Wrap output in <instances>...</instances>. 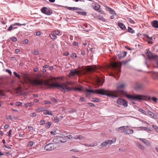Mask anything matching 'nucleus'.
I'll use <instances>...</instances> for the list:
<instances>
[{
  "mask_svg": "<svg viewBox=\"0 0 158 158\" xmlns=\"http://www.w3.org/2000/svg\"><path fill=\"white\" fill-rule=\"evenodd\" d=\"M51 99L52 101L53 102H55L56 103H57L58 102L57 100L56 99V98H51Z\"/></svg>",
  "mask_w": 158,
  "mask_h": 158,
  "instance_id": "nucleus-42",
  "label": "nucleus"
},
{
  "mask_svg": "<svg viewBox=\"0 0 158 158\" xmlns=\"http://www.w3.org/2000/svg\"><path fill=\"white\" fill-rule=\"evenodd\" d=\"M143 87V85L142 84H138L136 85L135 88L136 89H142Z\"/></svg>",
  "mask_w": 158,
  "mask_h": 158,
  "instance_id": "nucleus-21",
  "label": "nucleus"
},
{
  "mask_svg": "<svg viewBox=\"0 0 158 158\" xmlns=\"http://www.w3.org/2000/svg\"><path fill=\"white\" fill-rule=\"evenodd\" d=\"M54 148L53 145L52 143H49L46 145L44 147V149L48 151L52 150Z\"/></svg>",
  "mask_w": 158,
  "mask_h": 158,
  "instance_id": "nucleus-11",
  "label": "nucleus"
},
{
  "mask_svg": "<svg viewBox=\"0 0 158 158\" xmlns=\"http://www.w3.org/2000/svg\"><path fill=\"white\" fill-rule=\"evenodd\" d=\"M6 118L8 121L12 120V118L10 115H8L7 116Z\"/></svg>",
  "mask_w": 158,
  "mask_h": 158,
  "instance_id": "nucleus-44",
  "label": "nucleus"
},
{
  "mask_svg": "<svg viewBox=\"0 0 158 158\" xmlns=\"http://www.w3.org/2000/svg\"><path fill=\"white\" fill-rule=\"evenodd\" d=\"M16 105L17 106H21V105L22 104V103L20 102H16Z\"/></svg>",
  "mask_w": 158,
  "mask_h": 158,
  "instance_id": "nucleus-45",
  "label": "nucleus"
},
{
  "mask_svg": "<svg viewBox=\"0 0 158 158\" xmlns=\"http://www.w3.org/2000/svg\"><path fill=\"white\" fill-rule=\"evenodd\" d=\"M77 13L80 15H82L84 16H86L87 15V13L86 12L79 11Z\"/></svg>",
  "mask_w": 158,
  "mask_h": 158,
  "instance_id": "nucleus-27",
  "label": "nucleus"
},
{
  "mask_svg": "<svg viewBox=\"0 0 158 158\" xmlns=\"http://www.w3.org/2000/svg\"><path fill=\"white\" fill-rule=\"evenodd\" d=\"M31 52L32 54L35 55H37L39 53V52L36 50H34L33 51H32Z\"/></svg>",
  "mask_w": 158,
  "mask_h": 158,
  "instance_id": "nucleus-36",
  "label": "nucleus"
},
{
  "mask_svg": "<svg viewBox=\"0 0 158 158\" xmlns=\"http://www.w3.org/2000/svg\"><path fill=\"white\" fill-rule=\"evenodd\" d=\"M41 35V33L40 31H37L36 33V35L37 36H40Z\"/></svg>",
  "mask_w": 158,
  "mask_h": 158,
  "instance_id": "nucleus-60",
  "label": "nucleus"
},
{
  "mask_svg": "<svg viewBox=\"0 0 158 158\" xmlns=\"http://www.w3.org/2000/svg\"><path fill=\"white\" fill-rule=\"evenodd\" d=\"M25 23L20 24L19 23H15L10 25V27L7 29V31H11L12 30V29H13V27H14L15 26H21L22 25L25 26Z\"/></svg>",
  "mask_w": 158,
  "mask_h": 158,
  "instance_id": "nucleus-8",
  "label": "nucleus"
},
{
  "mask_svg": "<svg viewBox=\"0 0 158 158\" xmlns=\"http://www.w3.org/2000/svg\"><path fill=\"white\" fill-rule=\"evenodd\" d=\"M146 55L149 59L151 58H156L157 56L156 55H154L148 49L146 50Z\"/></svg>",
  "mask_w": 158,
  "mask_h": 158,
  "instance_id": "nucleus-9",
  "label": "nucleus"
},
{
  "mask_svg": "<svg viewBox=\"0 0 158 158\" xmlns=\"http://www.w3.org/2000/svg\"><path fill=\"white\" fill-rule=\"evenodd\" d=\"M11 132H12V130H10L8 132V135L9 137H10Z\"/></svg>",
  "mask_w": 158,
  "mask_h": 158,
  "instance_id": "nucleus-58",
  "label": "nucleus"
},
{
  "mask_svg": "<svg viewBox=\"0 0 158 158\" xmlns=\"http://www.w3.org/2000/svg\"><path fill=\"white\" fill-rule=\"evenodd\" d=\"M89 93H96L98 94L106 95L112 98L118 97L119 96V94L118 93H116L112 91L109 92L108 91L106 90L103 89H96L95 91L91 89Z\"/></svg>",
  "mask_w": 158,
  "mask_h": 158,
  "instance_id": "nucleus-2",
  "label": "nucleus"
},
{
  "mask_svg": "<svg viewBox=\"0 0 158 158\" xmlns=\"http://www.w3.org/2000/svg\"><path fill=\"white\" fill-rule=\"evenodd\" d=\"M140 128L143 129H144V130H147V129H148V128L145 127H139Z\"/></svg>",
  "mask_w": 158,
  "mask_h": 158,
  "instance_id": "nucleus-57",
  "label": "nucleus"
},
{
  "mask_svg": "<svg viewBox=\"0 0 158 158\" xmlns=\"http://www.w3.org/2000/svg\"><path fill=\"white\" fill-rule=\"evenodd\" d=\"M121 66H122L121 64H119V65H118V64L117 63H116L114 64V66L115 67H117V66H119V67L120 68V67H121Z\"/></svg>",
  "mask_w": 158,
  "mask_h": 158,
  "instance_id": "nucleus-61",
  "label": "nucleus"
},
{
  "mask_svg": "<svg viewBox=\"0 0 158 158\" xmlns=\"http://www.w3.org/2000/svg\"><path fill=\"white\" fill-rule=\"evenodd\" d=\"M128 21L129 22L131 23H132V24L135 23V22H134V21L133 20H132L131 19V18H129L128 19Z\"/></svg>",
  "mask_w": 158,
  "mask_h": 158,
  "instance_id": "nucleus-41",
  "label": "nucleus"
},
{
  "mask_svg": "<svg viewBox=\"0 0 158 158\" xmlns=\"http://www.w3.org/2000/svg\"><path fill=\"white\" fill-rule=\"evenodd\" d=\"M53 142L56 143H59V141L58 138H55L53 139Z\"/></svg>",
  "mask_w": 158,
  "mask_h": 158,
  "instance_id": "nucleus-30",
  "label": "nucleus"
},
{
  "mask_svg": "<svg viewBox=\"0 0 158 158\" xmlns=\"http://www.w3.org/2000/svg\"><path fill=\"white\" fill-rule=\"evenodd\" d=\"M126 86V85L124 83H123L122 84H118L116 85L117 90L118 92H122L123 93H124V92L122 89Z\"/></svg>",
  "mask_w": 158,
  "mask_h": 158,
  "instance_id": "nucleus-5",
  "label": "nucleus"
},
{
  "mask_svg": "<svg viewBox=\"0 0 158 158\" xmlns=\"http://www.w3.org/2000/svg\"><path fill=\"white\" fill-rule=\"evenodd\" d=\"M126 126H123L117 128L116 130L117 131H119V130H120L121 131V132H123V129H126Z\"/></svg>",
  "mask_w": 158,
  "mask_h": 158,
  "instance_id": "nucleus-25",
  "label": "nucleus"
},
{
  "mask_svg": "<svg viewBox=\"0 0 158 158\" xmlns=\"http://www.w3.org/2000/svg\"><path fill=\"white\" fill-rule=\"evenodd\" d=\"M106 8L108 9V11L111 14L113 15H115L116 14L114 10L112 9L111 8H110L109 7L106 6Z\"/></svg>",
  "mask_w": 158,
  "mask_h": 158,
  "instance_id": "nucleus-17",
  "label": "nucleus"
},
{
  "mask_svg": "<svg viewBox=\"0 0 158 158\" xmlns=\"http://www.w3.org/2000/svg\"><path fill=\"white\" fill-rule=\"evenodd\" d=\"M73 138L75 139H78L80 140H82L83 139V136H82L81 135H78L77 137H74Z\"/></svg>",
  "mask_w": 158,
  "mask_h": 158,
  "instance_id": "nucleus-31",
  "label": "nucleus"
},
{
  "mask_svg": "<svg viewBox=\"0 0 158 158\" xmlns=\"http://www.w3.org/2000/svg\"><path fill=\"white\" fill-rule=\"evenodd\" d=\"M88 104L91 107H94L95 106L93 103L90 102H88Z\"/></svg>",
  "mask_w": 158,
  "mask_h": 158,
  "instance_id": "nucleus-51",
  "label": "nucleus"
},
{
  "mask_svg": "<svg viewBox=\"0 0 158 158\" xmlns=\"http://www.w3.org/2000/svg\"><path fill=\"white\" fill-rule=\"evenodd\" d=\"M98 69H101V67L99 68L96 66H95L94 67L90 68V70L91 71H95Z\"/></svg>",
  "mask_w": 158,
  "mask_h": 158,
  "instance_id": "nucleus-22",
  "label": "nucleus"
},
{
  "mask_svg": "<svg viewBox=\"0 0 158 158\" xmlns=\"http://www.w3.org/2000/svg\"><path fill=\"white\" fill-rule=\"evenodd\" d=\"M13 73L16 77H18L19 79H20V75L19 74L17 73L16 72H14Z\"/></svg>",
  "mask_w": 158,
  "mask_h": 158,
  "instance_id": "nucleus-39",
  "label": "nucleus"
},
{
  "mask_svg": "<svg viewBox=\"0 0 158 158\" xmlns=\"http://www.w3.org/2000/svg\"><path fill=\"white\" fill-rule=\"evenodd\" d=\"M28 42V40L27 39H25L23 41V44H27Z\"/></svg>",
  "mask_w": 158,
  "mask_h": 158,
  "instance_id": "nucleus-52",
  "label": "nucleus"
},
{
  "mask_svg": "<svg viewBox=\"0 0 158 158\" xmlns=\"http://www.w3.org/2000/svg\"><path fill=\"white\" fill-rule=\"evenodd\" d=\"M60 89L64 93H65L66 91H69L72 90H75L78 91H81L82 90V89L81 87L76 88L72 87V88H71L65 84L61 85L60 84Z\"/></svg>",
  "mask_w": 158,
  "mask_h": 158,
  "instance_id": "nucleus-4",
  "label": "nucleus"
},
{
  "mask_svg": "<svg viewBox=\"0 0 158 158\" xmlns=\"http://www.w3.org/2000/svg\"><path fill=\"white\" fill-rule=\"evenodd\" d=\"M152 26L155 28H158V21L154 20L151 23Z\"/></svg>",
  "mask_w": 158,
  "mask_h": 158,
  "instance_id": "nucleus-13",
  "label": "nucleus"
},
{
  "mask_svg": "<svg viewBox=\"0 0 158 158\" xmlns=\"http://www.w3.org/2000/svg\"><path fill=\"white\" fill-rule=\"evenodd\" d=\"M139 140L143 142L147 146H148L150 145V143L149 141L143 138H139Z\"/></svg>",
  "mask_w": 158,
  "mask_h": 158,
  "instance_id": "nucleus-14",
  "label": "nucleus"
},
{
  "mask_svg": "<svg viewBox=\"0 0 158 158\" xmlns=\"http://www.w3.org/2000/svg\"><path fill=\"white\" fill-rule=\"evenodd\" d=\"M118 26L122 29L124 30L126 29V27L124 25L121 23H118Z\"/></svg>",
  "mask_w": 158,
  "mask_h": 158,
  "instance_id": "nucleus-18",
  "label": "nucleus"
},
{
  "mask_svg": "<svg viewBox=\"0 0 158 158\" xmlns=\"http://www.w3.org/2000/svg\"><path fill=\"white\" fill-rule=\"evenodd\" d=\"M44 103L45 104H51V102L50 101H44Z\"/></svg>",
  "mask_w": 158,
  "mask_h": 158,
  "instance_id": "nucleus-55",
  "label": "nucleus"
},
{
  "mask_svg": "<svg viewBox=\"0 0 158 158\" xmlns=\"http://www.w3.org/2000/svg\"><path fill=\"white\" fill-rule=\"evenodd\" d=\"M10 39L14 42H16L17 40V38L15 37H13L10 38Z\"/></svg>",
  "mask_w": 158,
  "mask_h": 158,
  "instance_id": "nucleus-34",
  "label": "nucleus"
},
{
  "mask_svg": "<svg viewBox=\"0 0 158 158\" xmlns=\"http://www.w3.org/2000/svg\"><path fill=\"white\" fill-rule=\"evenodd\" d=\"M33 103L32 102L28 103L25 104V106L26 107L31 106V105H33Z\"/></svg>",
  "mask_w": 158,
  "mask_h": 158,
  "instance_id": "nucleus-40",
  "label": "nucleus"
},
{
  "mask_svg": "<svg viewBox=\"0 0 158 158\" xmlns=\"http://www.w3.org/2000/svg\"><path fill=\"white\" fill-rule=\"evenodd\" d=\"M31 84L32 85H43L48 88H56L59 87V84L52 81L50 82L48 80L43 81L41 80L36 79L31 81Z\"/></svg>",
  "mask_w": 158,
  "mask_h": 158,
  "instance_id": "nucleus-1",
  "label": "nucleus"
},
{
  "mask_svg": "<svg viewBox=\"0 0 158 158\" xmlns=\"http://www.w3.org/2000/svg\"><path fill=\"white\" fill-rule=\"evenodd\" d=\"M47 10V8L46 7H43L41 9V11L43 13L48 15H50L51 14V11H50L48 12Z\"/></svg>",
  "mask_w": 158,
  "mask_h": 158,
  "instance_id": "nucleus-15",
  "label": "nucleus"
},
{
  "mask_svg": "<svg viewBox=\"0 0 158 158\" xmlns=\"http://www.w3.org/2000/svg\"><path fill=\"white\" fill-rule=\"evenodd\" d=\"M93 101L94 102H100V100L98 98H93Z\"/></svg>",
  "mask_w": 158,
  "mask_h": 158,
  "instance_id": "nucleus-37",
  "label": "nucleus"
},
{
  "mask_svg": "<svg viewBox=\"0 0 158 158\" xmlns=\"http://www.w3.org/2000/svg\"><path fill=\"white\" fill-rule=\"evenodd\" d=\"M126 96L132 100H143L145 101L149 100L151 99V98L150 96H143L140 95H135L134 96L127 94Z\"/></svg>",
  "mask_w": 158,
  "mask_h": 158,
  "instance_id": "nucleus-3",
  "label": "nucleus"
},
{
  "mask_svg": "<svg viewBox=\"0 0 158 158\" xmlns=\"http://www.w3.org/2000/svg\"><path fill=\"white\" fill-rule=\"evenodd\" d=\"M73 45L77 46L78 45V44L77 42H74L73 43Z\"/></svg>",
  "mask_w": 158,
  "mask_h": 158,
  "instance_id": "nucleus-64",
  "label": "nucleus"
},
{
  "mask_svg": "<svg viewBox=\"0 0 158 158\" xmlns=\"http://www.w3.org/2000/svg\"><path fill=\"white\" fill-rule=\"evenodd\" d=\"M139 112H142V113H143V114H144L145 115L146 114V111H145V110H143V109H141V108L139 109Z\"/></svg>",
  "mask_w": 158,
  "mask_h": 158,
  "instance_id": "nucleus-33",
  "label": "nucleus"
},
{
  "mask_svg": "<svg viewBox=\"0 0 158 158\" xmlns=\"http://www.w3.org/2000/svg\"><path fill=\"white\" fill-rule=\"evenodd\" d=\"M61 135H61L60 133V142H61L62 143H64L66 142L67 138L69 139H71L73 138V136L71 135H67L65 136H64V137H62L60 136ZM62 135H64L63 134Z\"/></svg>",
  "mask_w": 158,
  "mask_h": 158,
  "instance_id": "nucleus-6",
  "label": "nucleus"
},
{
  "mask_svg": "<svg viewBox=\"0 0 158 158\" xmlns=\"http://www.w3.org/2000/svg\"><path fill=\"white\" fill-rule=\"evenodd\" d=\"M148 113L151 116V117H154V114L152 113V111H151L150 110H148Z\"/></svg>",
  "mask_w": 158,
  "mask_h": 158,
  "instance_id": "nucleus-32",
  "label": "nucleus"
},
{
  "mask_svg": "<svg viewBox=\"0 0 158 158\" xmlns=\"http://www.w3.org/2000/svg\"><path fill=\"white\" fill-rule=\"evenodd\" d=\"M128 127V126H127L126 127V129H123V132L125 134L129 135L132 134L133 133V130L129 129H127Z\"/></svg>",
  "mask_w": 158,
  "mask_h": 158,
  "instance_id": "nucleus-10",
  "label": "nucleus"
},
{
  "mask_svg": "<svg viewBox=\"0 0 158 158\" xmlns=\"http://www.w3.org/2000/svg\"><path fill=\"white\" fill-rule=\"evenodd\" d=\"M97 18L99 20L104 22H106V19L103 18L102 16L101 15L98 16Z\"/></svg>",
  "mask_w": 158,
  "mask_h": 158,
  "instance_id": "nucleus-24",
  "label": "nucleus"
},
{
  "mask_svg": "<svg viewBox=\"0 0 158 158\" xmlns=\"http://www.w3.org/2000/svg\"><path fill=\"white\" fill-rule=\"evenodd\" d=\"M114 142L113 140H107L103 142L102 144V145L103 147L106 146L107 145L112 144Z\"/></svg>",
  "mask_w": 158,
  "mask_h": 158,
  "instance_id": "nucleus-12",
  "label": "nucleus"
},
{
  "mask_svg": "<svg viewBox=\"0 0 158 158\" xmlns=\"http://www.w3.org/2000/svg\"><path fill=\"white\" fill-rule=\"evenodd\" d=\"M50 38L52 39H56L57 38L56 36L54 34L52 33L50 35Z\"/></svg>",
  "mask_w": 158,
  "mask_h": 158,
  "instance_id": "nucleus-26",
  "label": "nucleus"
},
{
  "mask_svg": "<svg viewBox=\"0 0 158 158\" xmlns=\"http://www.w3.org/2000/svg\"><path fill=\"white\" fill-rule=\"evenodd\" d=\"M45 123V121L44 120H42L40 122V125H42Z\"/></svg>",
  "mask_w": 158,
  "mask_h": 158,
  "instance_id": "nucleus-49",
  "label": "nucleus"
},
{
  "mask_svg": "<svg viewBox=\"0 0 158 158\" xmlns=\"http://www.w3.org/2000/svg\"><path fill=\"white\" fill-rule=\"evenodd\" d=\"M51 125V123L50 122H48L46 124V127L47 128H48Z\"/></svg>",
  "mask_w": 158,
  "mask_h": 158,
  "instance_id": "nucleus-43",
  "label": "nucleus"
},
{
  "mask_svg": "<svg viewBox=\"0 0 158 158\" xmlns=\"http://www.w3.org/2000/svg\"><path fill=\"white\" fill-rule=\"evenodd\" d=\"M128 30L129 32L132 34L135 33L134 31L133 30V29L132 28H131L130 27H128Z\"/></svg>",
  "mask_w": 158,
  "mask_h": 158,
  "instance_id": "nucleus-28",
  "label": "nucleus"
},
{
  "mask_svg": "<svg viewBox=\"0 0 158 158\" xmlns=\"http://www.w3.org/2000/svg\"><path fill=\"white\" fill-rule=\"evenodd\" d=\"M117 103L120 105H123L125 107H127L128 106L127 102L126 100L119 98L117 101Z\"/></svg>",
  "mask_w": 158,
  "mask_h": 158,
  "instance_id": "nucleus-7",
  "label": "nucleus"
},
{
  "mask_svg": "<svg viewBox=\"0 0 158 158\" xmlns=\"http://www.w3.org/2000/svg\"><path fill=\"white\" fill-rule=\"evenodd\" d=\"M34 144V143L33 141H31L29 142L28 144V147H32Z\"/></svg>",
  "mask_w": 158,
  "mask_h": 158,
  "instance_id": "nucleus-29",
  "label": "nucleus"
},
{
  "mask_svg": "<svg viewBox=\"0 0 158 158\" xmlns=\"http://www.w3.org/2000/svg\"><path fill=\"white\" fill-rule=\"evenodd\" d=\"M152 100L154 101V102H157V99L156 97H152Z\"/></svg>",
  "mask_w": 158,
  "mask_h": 158,
  "instance_id": "nucleus-48",
  "label": "nucleus"
},
{
  "mask_svg": "<svg viewBox=\"0 0 158 158\" xmlns=\"http://www.w3.org/2000/svg\"><path fill=\"white\" fill-rule=\"evenodd\" d=\"M20 52V50L19 49H16L15 50V52L16 53H18Z\"/></svg>",
  "mask_w": 158,
  "mask_h": 158,
  "instance_id": "nucleus-63",
  "label": "nucleus"
},
{
  "mask_svg": "<svg viewBox=\"0 0 158 158\" xmlns=\"http://www.w3.org/2000/svg\"><path fill=\"white\" fill-rule=\"evenodd\" d=\"M56 131H51L50 133L51 134L55 135L56 134Z\"/></svg>",
  "mask_w": 158,
  "mask_h": 158,
  "instance_id": "nucleus-62",
  "label": "nucleus"
},
{
  "mask_svg": "<svg viewBox=\"0 0 158 158\" xmlns=\"http://www.w3.org/2000/svg\"><path fill=\"white\" fill-rule=\"evenodd\" d=\"M70 73L72 75H74L77 73V72L76 70H72L71 71Z\"/></svg>",
  "mask_w": 158,
  "mask_h": 158,
  "instance_id": "nucleus-46",
  "label": "nucleus"
},
{
  "mask_svg": "<svg viewBox=\"0 0 158 158\" xmlns=\"http://www.w3.org/2000/svg\"><path fill=\"white\" fill-rule=\"evenodd\" d=\"M70 56L73 58H76L77 57V55L75 53H72L71 54Z\"/></svg>",
  "mask_w": 158,
  "mask_h": 158,
  "instance_id": "nucleus-35",
  "label": "nucleus"
},
{
  "mask_svg": "<svg viewBox=\"0 0 158 158\" xmlns=\"http://www.w3.org/2000/svg\"><path fill=\"white\" fill-rule=\"evenodd\" d=\"M146 37L148 39V40H151L153 39V37H150L148 35H146Z\"/></svg>",
  "mask_w": 158,
  "mask_h": 158,
  "instance_id": "nucleus-47",
  "label": "nucleus"
},
{
  "mask_svg": "<svg viewBox=\"0 0 158 158\" xmlns=\"http://www.w3.org/2000/svg\"><path fill=\"white\" fill-rule=\"evenodd\" d=\"M53 33H54L55 35H58L59 34V31H55Z\"/></svg>",
  "mask_w": 158,
  "mask_h": 158,
  "instance_id": "nucleus-50",
  "label": "nucleus"
},
{
  "mask_svg": "<svg viewBox=\"0 0 158 158\" xmlns=\"http://www.w3.org/2000/svg\"><path fill=\"white\" fill-rule=\"evenodd\" d=\"M6 72L7 73H8L9 74H10V75H11V74H12V72H11V71H10V70L8 69H6Z\"/></svg>",
  "mask_w": 158,
  "mask_h": 158,
  "instance_id": "nucleus-54",
  "label": "nucleus"
},
{
  "mask_svg": "<svg viewBox=\"0 0 158 158\" xmlns=\"http://www.w3.org/2000/svg\"><path fill=\"white\" fill-rule=\"evenodd\" d=\"M70 152L73 151L74 152H78V150H77V149H73L70 150Z\"/></svg>",
  "mask_w": 158,
  "mask_h": 158,
  "instance_id": "nucleus-56",
  "label": "nucleus"
},
{
  "mask_svg": "<svg viewBox=\"0 0 158 158\" xmlns=\"http://www.w3.org/2000/svg\"><path fill=\"white\" fill-rule=\"evenodd\" d=\"M130 61V60H126L125 61H123L122 62V63L123 64H126L129 61Z\"/></svg>",
  "mask_w": 158,
  "mask_h": 158,
  "instance_id": "nucleus-59",
  "label": "nucleus"
},
{
  "mask_svg": "<svg viewBox=\"0 0 158 158\" xmlns=\"http://www.w3.org/2000/svg\"><path fill=\"white\" fill-rule=\"evenodd\" d=\"M152 127L155 130V131L158 133V127L153 125H152Z\"/></svg>",
  "mask_w": 158,
  "mask_h": 158,
  "instance_id": "nucleus-38",
  "label": "nucleus"
},
{
  "mask_svg": "<svg viewBox=\"0 0 158 158\" xmlns=\"http://www.w3.org/2000/svg\"><path fill=\"white\" fill-rule=\"evenodd\" d=\"M85 146L87 147H93L94 146L93 145L89 144L88 143L85 144H84Z\"/></svg>",
  "mask_w": 158,
  "mask_h": 158,
  "instance_id": "nucleus-53",
  "label": "nucleus"
},
{
  "mask_svg": "<svg viewBox=\"0 0 158 158\" xmlns=\"http://www.w3.org/2000/svg\"><path fill=\"white\" fill-rule=\"evenodd\" d=\"M136 145L137 147L139 149L142 150H144V147L140 143L137 142L136 143Z\"/></svg>",
  "mask_w": 158,
  "mask_h": 158,
  "instance_id": "nucleus-19",
  "label": "nucleus"
},
{
  "mask_svg": "<svg viewBox=\"0 0 158 158\" xmlns=\"http://www.w3.org/2000/svg\"><path fill=\"white\" fill-rule=\"evenodd\" d=\"M100 8V6L98 4H96L94 6V9L97 11L100 12V11H99V10Z\"/></svg>",
  "mask_w": 158,
  "mask_h": 158,
  "instance_id": "nucleus-20",
  "label": "nucleus"
},
{
  "mask_svg": "<svg viewBox=\"0 0 158 158\" xmlns=\"http://www.w3.org/2000/svg\"><path fill=\"white\" fill-rule=\"evenodd\" d=\"M44 115H52V113L51 111L49 110H46L44 112Z\"/></svg>",
  "mask_w": 158,
  "mask_h": 158,
  "instance_id": "nucleus-23",
  "label": "nucleus"
},
{
  "mask_svg": "<svg viewBox=\"0 0 158 158\" xmlns=\"http://www.w3.org/2000/svg\"><path fill=\"white\" fill-rule=\"evenodd\" d=\"M127 54V52H124L118 54V57L119 59H121L126 56Z\"/></svg>",
  "mask_w": 158,
  "mask_h": 158,
  "instance_id": "nucleus-16",
  "label": "nucleus"
}]
</instances>
